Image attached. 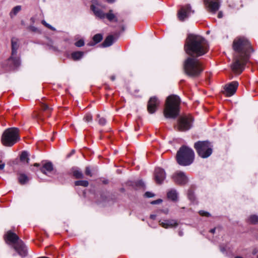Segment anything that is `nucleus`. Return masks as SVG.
Here are the masks:
<instances>
[{"label": "nucleus", "instance_id": "nucleus-1", "mask_svg": "<svg viewBox=\"0 0 258 258\" xmlns=\"http://www.w3.org/2000/svg\"><path fill=\"white\" fill-rule=\"evenodd\" d=\"M234 62L231 69L235 73L240 74L244 69V66L248 60L249 54L253 50L248 40L245 37L235 39L233 42Z\"/></svg>", "mask_w": 258, "mask_h": 258}, {"label": "nucleus", "instance_id": "nucleus-2", "mask_svg": "<svg viewBox=\"0 0 258 258\" xmlns=\"http://www.w3.org/2000/svg\"><path fill=\"white\" fill-rule=\"evenodd\" d=\"M184 49L189 56L198 57L208 52L209 46L204 38L200 35L190 34L186 39Z\"/></svg>", "mask_w": 258, "mask_h": 258}, {"label": "nucleus", "instance_id": "nucleus-3", "mask_svg": "<svg viewBox=\"0 0 258 258\" xmlns=\"http://www.w3.org/2000/svg\"><path fill=\"white\" fill-rule=\"evenodd\" d=\"M180 99L176 95H171L167 97L163 114L167 118H176L179 114Z\"/></svg>", "mask_w": 258, "mask_h": 258}, {"label": "nucleus", "instance_id": "nucleus-4", "mask_svg": "<svg viewBox=\"0 0 258 258\" xmlns=\"http://www.w3.org/2000/svg\"><path fill=\"white\" fill-rule=\"evenodd\" d=\"M197 57L188 56L183 63L184 73L190 77L199 76L204 70V67Z\"/></svg>", "mask_w": 258, "mask_h": 258}, {"label": "nucleus", "instance_id": "nucleus-5", "mask_svg": "<svg viewBox=\"0 0 258 258\" xmlns=\"http://www.w3.org/2000/svg\"><path fill=\"white\" fill-rule=\"evenodd\" d=\"M6 242L9 244H13V247L22 257L27 254L26 246L19 236L12 231H8L4 236Z\"/></svg>", "mask_w": 258, "mask_h": 258}, {"label": "nucleus", "instance_id": "nucleus-6", "mask_svg": "<svg viewBox=\"0 0 258 258\" xmlns=\"http://www.w3.org/2000/svg\"><path fill=\"white\" fill-rule=\"evenodd\" d=\"M176 159L179 165L189 166L194 161L195 153L192 149L186 146H182L177 152Z\"/></svg>", "mask_w": 258, "mask_h": 258}, {"label": "nucleus", "instance_id": "nucleus-7", "mask_svg": "<svg viewBox=\"0 0 258 258\" xmlns=\"http://www.w3.org/2000/svg\"><path fill=\"white\" fill-rule=\"evenodd\" d=\"M19 130L17 127H11L3 133L1 141L3 145L11 147L20 140Z\"/></svg>", "mask_w": 258, "mask_h": 258}, {"label": "nucleus", "instance_id": "nucleus-8", "mask_svg": "<svg viewBox=\"0 0 258 258\" xmlns=\"http://www.w3.org/2000/svg\"><path fill=\"white\" fill-rule=\"evenodd\" d=\"M11 55L7 60V64L11 69L19 67L21 64L20 58L17 56V50L19 48V40L16 37L11 38Z\"/></svg>", "mask_w": 258, "mask_h": 258}, {"label": "nucleus", "instance_id": "nucleus-9", "mask_svg": "<svg viewBox=\"0 0 258 258\" xmlns=\"http://www.w3.org/2000/svg\"><path fill=\"white\" fill-rule=\"evenodd\" d=\"M198 155L202 158H207L210 157L213 152V146L207 141H198L194 144Z\"/></svg>", "mask_w": 258, "mask_h": 258}, {"label": "nucleus", "instance_id": "nucleus-10", "mask_svg": "<svg viewBox=\"0 0 258 258\" xmlns=\"http://www.w3.org/2000/svg\"><path fill=\"white\" fill-rule=\"evenodd\" d=\"M193 121L194 118L190 115L180 117L178 120V130L182 132L189 130L192 127Z\"/></svg>", "mask_w": 258, "mask_h": 258}, {"label": "nucleus", "instance_id": "nucleus-11", "mask_svg": "<svg viewBox=\"0 0 258 258\" xmlns=\"http://www.w3.org/2000/svg\"><path fill=\"white\" fill-rule=\"evenodd\" d=\"M41 107L42 112L34 111L32 114V117L38 120H43L45 117H48L50 116L52 108L45 103H42Z\"/></svg>", "mask_w": 258, "mask_h": 258}, {"label": "nucleus", "instance_id": "nucleus-12", "mask_svg": "<svg viewBox=\"0 0 258 258\" xmlns=\"http://www.w3.org/2000/svg\"><path fill=\"white\" fill-rule=\"evenodd\" d=\"M101 7H102V6L97 0H92L91 1L90 9L93 12L94 14L100 19H104L105 13L100 9Z\"/></svg>", "mask_w": 258, "mask_h": 258}, {"label": "nucleus", "instance_id": "nucleus-13", "mask_svg": "<svg viewBox=\"0 0 258 258\" xmlns=\"http://www.w3.org/2000/svg\"><path fill=\"white\" fill-rule=\"evenodd\" d=\"M174 182L179 185H184L187 183L188 178L184 172L177 171L172 175V177Z\"/></svg>", "mask_w": 258, "mask_h": 258}, {"label": "nucleus", "instance_id": "nucleus-14", "mask_svg": "<svg viewBox=\"0 0 258 258\" xmlns=\"http://www.w3.org/2000/svg\"><path fill=\"white\" fill-rule=\"evenodd\" d=\"M194 11H192L189 5H186L185 6L181 7L180 10L178 12V17L180 21H183L186 18H188L191 14L194 13Z\"/></svg>", "mask_w": 258, "mask_h": 258}, {"label": "nucleus", "instance_id": "nucleus-15", "mask_svg": "<svg viewBox=\"0 0 258 258\" xmlns=\"http://www.w3.org/2000/svg\"><path fill=\"white\" fill-rule=\"evenodd\" d=\"M159 104L160 101L156 97L153 96L151 97L148 102V111L151 114L155 113Z\"/></svg>", "mask_w": 258, "mask_h": 258}, {"label": "nucleus", "instance_id": "nucleus-16", "mask_svg": "<svg viewBox=\"0 0 258 258\" xmlns=\"http://www.w3.org/2000/svg\"><path fill=\"white\" fill-rule=\"evenodd\" d=\"M205 4L208 7V12L215 14L219 9V0H204Z\"/></svg>", "mask_w": 258, "mask_h": 258}, {"label": "nucleus", "instance_id": "nucleus-17", "mask_svg": "<svg viewBox=\"0 0 258 258\" xmlns=\"http://www.w3.org/2000/svg\"><path fill=\"white\" fill-rule=\"evenodd\" d=\"M238 86L237 81H233L225 87V93L228 97L233 95L236 92Z\"/></svg>", "mask_w": 258, "mask_h": 258}, {"label": "nucleus", "instance_id": "nucleus-18", "mask_svg": "<svg viewBox=\"0 0 258 258\" xmlns=\"http://www.w3.org/2000/svg\"><path fill=\"white\" fill-rule=\"evenodd\" d=\"M166 178V173L164 169L156 168L154 172V178L157 183L161 184Z\"/></svg>", "mask_w": 258, "mask_h": 258}, {"label": "nucleus", "instance_id": "nucleus-19", "mask_svg": "<svg viewBox=\"0 0 258 258\" xmlns=\"http://www.w3.org/2000/svg\"><path fill=\"white\" fill-rule=\"evenodd\" d=\"M119 35V33H116L114 35L108 36L101 44L102 46L103 47H107L111 46L118 38Z\"/></svg>", "mask_w": 258, "mask_h": 258}, {"label": "nucleus", "instance_id": "nucleus-20", "mask_svg": "<svg viewBox=\"0 0 258 258\" xmlns=\"http://www.w3.org/2000/svg\"><path fill=\"white\" fill-rule=\"evenodd\" d=\"M159 224L164 228L175 227L177 226L178 223L175 220H165L163 221H159Z\"/></svg>", "mask_w": 258, "mask_h": 258}, {"label": "nucleus", "instance_id": "nucleus-21", "mask_svg": "<svg viewBox=\"0 0 258 258\" xmlns=\"http://www.w3.org/2000/svg\"><path fill=\"white\" fill-rule=\"evenodd\" d=\"M40 171L44 174L47 175V173H50L53 171V165L51 162H47L43 164L40 168Z\"/></svg>", "mask_w": 258, "mask_h": 258}, {"label": "nucleus", "instance_id": "nucleus-22", "mask_svg": "<svg viewBox=\"0 0 258 258\" xmlns=\"http://www.w3.org/2000/svg\"><path fill=\"white\" fill-rule=\"evenodd\" d=\"M105 17L110 22H122L123 21V20L120 21L118 20L116 14H114L113 13L112 10H110L108 13L106 14L105 13Z\"/></svg>", "mask_w": 258, "mask_h": 258}, {"label": "nucleus", "instance_id": "nucleus-23", "mask_svg": "<svg viewBox=\"0 0 258 258\" xmlns=\"http://www.w3.org/2000/svg\"><path fill=\"white\" fill-rule=\"evenodd\" d=\"M72 172L73 176L77 179L83 178L84 175L82 171L77 168H72Z\"/></svg>", "mask_w": 258, "mask_h": 258}, {"label": "nucleus", "instance_id": "nucleus-24", "mask_svg": "<svg viewBox=\"0 0 258 258\" xmlns=\"http://www.w3.org/2000/svg\"><path fill=\"white\" fill-rule=\"evenodd\" d=\"M167 197L173 201H176L178 198V194L175 189H172L167 192Z\"/></svg>", "mask_w": 258, "mask_h": 258}, {"label": "nucleus", "instance_id": "nucleus-25", "mask_svg": "<svg viewBox=\"0 0 258 258\" xmlns=\"http://www.w3.org/2000/svg\"><path fill=\"white\" fill-rule=\"evenodd\" d=\"M103 39V36L101 34H95L93 37V40L94 42H91L89 44L90 46L94 45L95 44L100 42Z\"/></svg>", "mask_w": 258, "mask_h": 258}, {"label": "nucleus", "instance_id": "nucleus-26", "mask_svg": "<svg viewBox=\"0 0 258 258\" xmlns=\"http://www.w3.org/2000/svg\"><path fill=\"white\" fill-rule=\"evenodd\" d=\"M247 222L249 224L253 225L258 224V216L254 214L249 216L247 220Z\"/></svg>", "mask_w": 258, "mask_h": 258}, {"label": "nucleus", "instance_id": "nucleus-27", "mask_svg": "<svg viewBox=\"0 0 258 258\" xmlns=\"http://www.w3.org/2000/svg\"><path fill=\"white\" fill-rule=\"evenodd\" d=\"M83 55L84 52L82 51H75L72 53L71 56L74 60H78L80 59Z\"/></svg>", "mask_w": 258, "mask_h": 258}, {"label": "nucleus", "instance_id": "nucleus-28", "mask_svg": "<svg viewBox=\"0 0 258 258\" xmlns=\"http://www.w3.org/2000/svg\"><path fill=\"white\" fill-rule=\"evenodd\" d=\"M18 180L20 184H24L28 181L29 178L26 174L21 173L19 175Z\"/></svg>", "mask_w": 258, "mask_h": 258}, {"label": "nucleus", "instance_id": "nucleus-29", "mask_svg": "<svg viewBox=\"0 0 258 258\" xmlns=\"http://www.w3.org/2000/svg\"><path fill=\"white\" fill-rule=\"evenodd\" d=\"M29 154L27 151H23L20 156V160L21 161H26L27 163H29V159L28 158Z\"/></svg>", "mask_w": 258, "mask_h": 258}, {"label": "nucleus", "instance_id": "nucleus-30", "mask_svg": "<svg viewBox=\"0 0 258 258\" xmlns=\"http://www.w3.org/2000/svg\"><path fill=\"white\" fill-rule=\"evenodd\" d=\"M74 183L76 186L87 187L89 185V182L87 180H78L76 181Z\"/></svg>", "mask_w": 258, "mask_h": 258}, {"label": "nucleus", "instance_id": "nucleus-31", "mask_svg": "<svg viewBox=\"0 0 258 258\" xmlns=\"http://www.w3.org/2000/svg\"><path fill=\"white\" fill-rule=\"evenodd\" d=\"M97 117L99 118L98 122L99 124L101 125H104L105 124L106 122V120L105 118L104 117H100V115H97Z\"/></svg>", "mask_w": 258, "mask_h": 258}, {"label": "nucleus", "instance_id": "nucleus-32", "mask_svg": "<svg viewBox=\"0 0 258 258\" xmlns=\"http://www.w3.org/2000/svg\"><path fill=\"white\" fill-rule=\"evenodd\" d=\"M85 121L88 122L92 120V116L90 113H87L84 117Z\"/></svg>", "mask_w": 258, "mask_h": 258}, {"label": "nucleus", "instance_id": "nucleus-33", "mask_svg": "<svg viewBox=\"0 0 258 258\" xmlns=\"http://www.w3.org/2000/svg\"><path fill=\"white\" fill-rule=\"evenodd\" d=\"M188 198L191 201H194L195 200V196L193 191L191 190L188 191Z\"/></svg>", "mask_w": 258, "mask_h": 258}, {"label": "nucleus", "instance_id": "nucleus-34", "mask_svg": "<svg viewBox=\"0 0 258 258\" xmlns=\"http://www.w3.org/2000/svg\"><path fill=\"white\" fill-rule=\"evenodd\" d=\"M21 9V7L20 6H17L15 7L12 12L11 13H13L14 15H16Z\"/></svg>", "mask_w": 258, "mask_h": 258}, {"label": "nucleus", "instance_id": "nucleus-35", "mask_svg": "<svg viewBox=\"0 0 258 258\" xmlns=\"http://www.w3.org/2000/svg\"><path fill=\"white\" fill-rule=\"evenodd\" d=\"M199 213V214L202 216H205L207 217H209L211 216L210 213H209L208 212L205 211L201 210V211H200Z\"/></svg>", "mask_w": 258, "mask_h": 258}, {"label": "nucleus", "instance_id": "nucleus-36", "mask_svg": "<svg viewBox=\"0 0 258 258\" xmlns=\"http://www.w3.org/2000/svg\"><path fill=\"white\" fill-rule=\"evenodd\" d=\"M84 41L83 39H80L79 40L75 42V45L77 47H82L84 45Z\"/></svg>", "mask_w": 258, "mask_h": 258}, {"label": "nucleus", "instance_id": "nucleus-37", "mask_svg": "<svg viewBox=\"0 0 258 258\" xmlns=\"http://www.w3.org/2000/svg\"><path fill=\"white\" fill-rule=\"evenodd\" d=\"M42 23L44 25H45L46 27H47L48 28L50 29V30H53V31H55V29L53 27H52V26H51L49 24H47L45 21H42Z\"/></svg>", "mask_w": 258, "mask_h": 258}, {"label": "nucleus", "instance_id": "nucleus-38", "mask_svg": "<svg viewBox=\"0 0 258 258\" xmlns=\"http://www.w3.org/2000/svg\"><path fill=\"white\" fill-rule=\"evenodd\" d=\"M28 29L29 30L31 31L34 32H39L38 29L36 27H34L33 26H29L28 27Z\"/></svg>", "mask_w": 258, "mask_h": 258}, {"label": "nucleus", "instance_id": "nucleus-39", "mask_svg": "<svg viewBox=\"0 0 258 258\" xmlns=\"http://www.w3.org/2000/svg\"><path fill=\"white\" fill-rule=\"evenodd\" d=\"M85 174L87 175L90 176L91 177L92 176V173H91V171L89 167H86V169H85Z\"/></svg>", "mask_w": 258, "mask_h": 258}, {"label": "nucleus", "instance_id": "nucleus-40", "mask_svg": "<svg viewBox=\"0 0 258 258\" xmlns=\"http://www.w3.org/2000/svg\"><path fill=\"white\" fill-rule=\"evenodd\" d=\"M162 200L161 199H158L157 200H155V201H153V202H151V204H160L161 203H162Z\"/></svg>", "mask_w": 258, "mask_h": 258}, {"label": "nucleus", "instance_id": "nucleus-41", "mask_svg": "<svg viewBox=\"0 0 258 258\" xmlns=\"http://www.w3.org/2000/svg\"><path fill=\"white\" fill-rule=\"evenodd\" d=\"M137 185L142 187L145 186V184L142 180L138 181L137 183Z\"/></svg>", "mask_w": 258, "mask_h": 258}, {"label": "nucleus", "instance_id": "nucleus-42", "mask_svg": "<svg viewBox=\"0 0 258 258\" xmlns=\"http://www.w3.org/2000/svg\"><path fill=\"white\" fill-rule=\"evenodd\" d=\"M145 195L146 197H147L148 198H152V197H153L154 196V194H152L151 192H149V191H147L145 194Z\"/></svg>", "mask_w": 258, "mask_h": 258}, {"label": "nucleus", "instance_id": "nucleus-43", "mask_svg": "<svg viewBox=\"0 0 258 258\" xmlns=\"http://www.w3.org/2000/svg\"><path fill=\"white\" fill-rule=\"evenodd\" d=\"M5 167V163L3 162L2 161L0 160V170H2Z\"/></svg>", "mask_w": 258, "mask_h": 258}, {"label": "nucleus", "instance_id": "nucleus-44", "mask_svg": "<svg viewBox=\"0 0 258 258\" xmlns=\"http://www.w3.org/2000/svg\"><path fill=\"white\" fill-rule=\"evenodd\" d=\"M48 46H49V48L50 49H52L54 51H57V48H56V47H55L54 46L51 45H48Z\"/></svg>", "mask_w": 258, "mask_h": 258}, {"label": "nucleus", "instance_id": "nucleus-45", "mask_svg": "<svg viewBox=\"0 0 258 258\" xmlns=\"http://www.w3.org/2000/svg\"><path fill=\"white\" fill-rule=\"evenodd\" d=\"M218 17L219 18H222L223 17V13L222 12H219L218 14Z\"/></svg>", "mask_w": 258, "mask_h": 258}, {"label": "nucleus", "instance_id": "nucleus-46", "mask_svg": "<svg viewBox=\"0 0 258 258\" xmlns=\"http://www.w3.org/2000/svg\"><path fill=\"white\" fill-rule=\"evenodd\" d=\"M156 215H151L150 218L153 220H155L156 219Z\"/></svg>", "mask_w": 258, "mask_h": 258}, {"label": "nucleus", "instance_id": "nucleus-47", "mask_svg": "<svg viewBox=\"0 0 258 258\" xmlns=\"http://www.w3.org/2000/svg\"><path fill=\"white\" fill-rule=\"evenodd\" d=\"M220 250H221L222 252H225V251L226 249H225V247L221 246V247H220Z\"/></svg>", "mask_w": 258, "mask_h": 258}, {"label": "nucleus", "instance_id": "nucleus-48", "mask_svg": "<svg viewBox=\"0 0 258 258\" xmlns=\"http://www.w3.org/2000/svg\"><path fill=\"white\" fill-rule=\"evenodd\" d=\"M215 230H216V228H213L212 229L210 230V232L213 234H214L215 232Z\"/></svg>", "mask_w": 258, "mask_h": 258}, {"label": "nucleus", "instance_id": "nucleus-49", "mask_svg": "<svg viewBox=\"0 0 258 258\" xmlns=\"http://www.w3.org/2000/svg\"><path fill=\"white\" fill-rule=\"evenodd\" d=\"M116 0H106V1L109 3H113Z\"/></svg>", "mask_w": 258, "mask_h": 258}, {"label": "nucleus", "instance_id": "nucleus-50", "mask_svg": "<svg viewBox=\"0 0 258 258\" xmlns=\"http://www.w3.org/2000/svg\"><path fill=\"white\" fill-rule=\"evenodd\" d=\"M178 235L180 236H183V232L182 231H179L178 232Z\"/></svg>", "mask_w": 258, "mask_h": 258}, {"label": "nucleus", "instance_id": "nucleus-51", "mask_svg": "<svg viewBox=\"0 0 258 258\" xmlns=\"http://www.w3.org/2000/svg\"><path fill=\"white\" fill-rule=\"evenodd\" d=\"M110 79L112 81H114L115 80V77L114 76H112L111 77H110Z\"/></svg>", "mask_w": 258, "mask_h": 258}, {"label": "nucleus", "instance_id": "nucleus-52", "mask_svg": "<svg viewBox=\"0 0 258 258\" xmlns=\"http://www.w3.org/2000/svg\"><path fill=\"white\" fill-rule=\"evenodd\" d=\"M34 166H35V167H39L40 166V164L39 163H35L34 164Z\"/></svg>", "mask_w": 258, "mask_h": 258}, {"label": "nucleus", "instance_id": "nucleus-53", "mask_svg": "<svg viewBox=\"0 0 258 258\" xmlns=\"http://www.w3.org/2000/svg\"><path fill=\"white\" fill-rule=\"evenodd\" d=\"M103 183L104 184H107L108 183V181L107 180H105L103 181Z\"/></svg>", "mask_w": 258, "mask_h": 258}, {"label": "nucleus", "instance_id": "nucleus-54", "mask_svg": "<svg viewBox=\"0 0 258 258\" xmlns=\"http://www.w3.org/2000/svg\"><path fill=\"white\" fill-rule=\"evenodd\" d=\"M124 31V27L122 26V31Z\"/></svg>", "mask_w": 258, "mask_h": 258}, {"label": "nucleus", "instance_id": "nucleus-55", "mask_svg": "<svg viewBox=\"0 0 258 258\" xmlns=\"http://www.w3.org/2000/svg\"><path fill=\"white\" fill-rule=\"evenodd\" d=\"M74 152H75V151H74V150H73V151H72L71 154H73Z\"/></svg>", "mask_w": 258, "mask_h": 258}, {"label": "nucleus", "instance_id": "nucleus-56", "mask_svg": "<svg viewBox=\"0 0 258 258\" xmlns=\"http://www.w3.org/2000/svg\"><path fill=\"white\" fill-rule=\"evenodd\" d=\"M257 258H258V255L257 256Z\"/></svg>", "mask_w": 258, "mask_h": 258}]
</instances>
